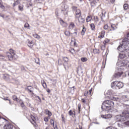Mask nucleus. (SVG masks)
<instances>
[{
  "label": "nucleus",
  "instance_id": "1",
  "mask_svg": "<svg viewBox=\"0 0 129 129\" xmlns=\"http://www.w3.org/2000/svg\"><path fill=\"white\" fill-rule=\"evenodd\" d=\"M113 106H114V103L111 100H106L103 102L101 108L102 110H105L107 112H111Z\"/></svg>",
  "mask_w": 129,
  "mask_h": 129
},
{
  "label": "nucleus",
  "instance_id": "2",
  "mask_svg": "<svg viewBox=\"0 0 129 129\" xmlns=\"http://www.w3.org/2000/svg\"><path fill=\"white\" fill-rule=\"evenodd\" d=\"M129 40L127 39L126 37H125L122 41L123 42L121 45H119L117 49L120 52H124V51H127L129 50Z\"/></svg>",
  "mask_w": 129,
  "mask_h": 129
},
{
  "label": "nucleus",
  "instance_id": "3",
  "mask_svg": "<svg viewBox=\"0 0 129 129\" xmlns=\"http://www.w3.org/2000/svg\"><path fill=\"white\" fill-rule=\"evenodd\" d=\"M117 66L119 67H121L124 66V67H126V68H129V61L128 60H118L117 62Z\"/></svg>",
  "mask_w": 129,
  "mask_h": 129
},
{
  "label": "nucleus",
  "instance_id": "4",
  "mask_svg": "<svg viewBox=\"0 0 129 129\" xmlns=\"http://www.w3.org/2000/svg\"><path fill=\"white\" fill-rule=\"evenodd\" d=\"M122 120L125 121L126 119L129 118V111H123L121 112Z\"/></svg>",
  "mask_w": 129,
  "mask_h": 129
},
{
  "label": "nucleus",
  "instance_id": "5",
  "mask_svg": "<svg viewBox=\"0 0 129 129\" xmlns=\"http://www.w3.org/2000/svg\"><path fill=\"white\" fill-rule=\"evenodd\" d=\"M115 120L117 121H124V120H122V116H121V113L120 115H117L114 117Z\"/></svg>",
  "mask_w": 129,
  "mask_h": 129
},
{
  "label": "nucleus",
  "instance_id": "6",
  "mask_svg": "<svg viewBox=\"0 0 129 129\" xmlns=\"http://www.w3.org/2000/svg\"><path fill=\"white\" fill-rule=\"evenodd\" d=\"M77 19H78V21L80 25H82V24H84V22H85V19L83 18L82 16L77 17Z\"/></svg>",
  "mask_w": 129,
  "mask_h": 129
},
{
  "label": "nucleus",
  "instance_id": "7",
  "mask_svg": "<svg viewBox=\"0 0 129 129\" xmlns=\"http://www.w3.org/2000/svg\"><path fill=\"white\" fill-rule=\"evenodd\" d=\"M121 75H122V72H118L116 71L114 75V77H115V78H119Z\"/></svg>",
  "mask_w": 129,
  "mask_h": 129
},
{
  "label": "nucleus",
  "instance_id": "8",
  "mask_svg": "<svg viewBox=\"0 0 129 129\" xmlns=\"http://www.w3.org/2000/svg\"><path fill=\"white\" fill-rule=\"evenodd\" d=\"M31 118L32 119V120L31 121V123L35 125V124H36V121L38 119V118L35 117V116H33V115H31Z\"/></svg>",
  "mask_w": 129,
  "mask_h": 129
},
{
  "label": "nucleus",
  "instance_id": "9",
  "mask_svg": "<svg viewBox=\"0 0 129 129\" xmlns=\"http://www.w3.org/2000/svg\"><path fill=\"white\" fill-rule=\"evenodd\" d=\"M27 45L29 48H33L34 45H35V43L33 42V40H30L29 39L27 40Z\"/></svg>",
  "mask_w": 129,
  "mask_h": 129
},
{
  "label": "nucleus",
  "instance_id": "10",
  "mask_svg": "<svg viewBox=\"0 0 129 129\" xmlns=\"http://www.w3.org/2000/svg\"><path fill=\"white\" fill-rule=\"evenodd\" d=\"M101 117L102 118H105V119H108V118H111L112 117V115L111 114H106V115H101Z\"/></svg>",
  "mask_w": 129,
  "mask_h": 129
},
{
  "label": "nucleus",
  "instance_id": "11",
  "mask_svg": "<svg viewBox=\"0 0 129 129\" xmlns=\"http://www.w3.org/2000/svg\"><path fill=\"white\" fill-rule=\"evenodd\" d=\"M121 100L122 101H128L129 100V97L127 96V95H123L120 98Z\"/></svg>",
  "mask_w": 129,
  "mask_h": 129
},
{
  "label": "nucleus",
  "instance_id": "12",
  "mask_svg": "<svg viewBox=\"0 0 129 129\" xmlns=\"http://www.w3.org/2000/svg\"><path fill=\"white\" fill-rule=\"evenodd\" d=\"M7 55L10 61L13 60V59H14V57H15V55H14V54H12V53H10V52H8Z\"/></svg>",
  "mask_w": 129,
  "mask_h": 129
},
{
  "label": "nucleus",
  "instance_id": "13",
  "mask_svg": "<svg viewBox=\"0 0 129 129\" xmlns=\"http://www.w3.org/2000/svg\"><path fill=\"white\" fill-rule=\"evenodd\" d=\"M76 18H79V17H81V11L80 10L78 9L76 11Z\"/></svg>",
  "mask_w": 129,
  "mask_h": 129
},
{
  "label": "nucleus",
  "instance_id": "14",
  "mask_svg": "<svg viewBox=\"0 0 129 129\" xmlns=\"http://www.w3.org/2000/svg\"><path fill=\"white\" fill-rule=\"evenodd\" d=\"M4 129H13V125L10 123H7L4 126Z\"/></svg>",
  "mask_w": 129,
  "mask_h": 129
},
{
  "label": "nucleus",
  "instance_id": "15",
  "mask_svg": "<svg viewBox=\"0 0 129 129\" xmlns=\"http://www.w3.org/2000/svg\"><path fill=\"white\" fill-rule=\"evenodd\" d=\"M116 87H117L118 89L122 88V87H123V83L122 82H118L117 84L116 85Z\"/></svg>",
  "mask_w": 129,
  "mask_h": 129
},
{
  "label": "nucleus",
  "instance_id": "16",
  "mask_svg": "<svg viewBox=\"0 0 129 129\" xmlns=\"http://www.w3.org/2000/svg\"><path fill=\"white\" fill-rule=\"evenodd\" d=\"M118 126H119V127H122V126H125L124 121H119V122L118 123Z\"/></svg>",
  "mask_w": 129,
  "mask_h": 129
},
{
  "label": "nucleus",
  "instance_id": "17",
  "mask_svg": "<svg viewBox=\"0 0 129 129\" xmlns=\"http://www.w3.org/2000/svg\"><path fill=\"white\" fill-rule=\"evenodd\" d=\"M59 23H60V25H61V26H62V27H67V23L66 22H64V21H63V20H60Z\"/></svg>",
  "mask_w": 129,
  "mask_h": 129
},
{
  "label": "nucleus",
  "instance_id": "18",
  "mask_svg": "<svg viewBox=\"0 0 129 129\" xmlns=\"http://www.w3.org/2000/svg\"><path fill=\"white\" fill-rule=\"evenodd\" d=\"M118 83V81H115L111 83V86L112 88H115V86L116 87V85H117V83Z\"/></svg>",
  "mask_w": 129,
  "mask_h": 129
},
{
  "label": "nucleus",
  "instance_id": "19",
  "mask_svg": "<svg viewBox=\"0 0 129 129\" xmlns=\"http://www.w3.org/2000/svg\"><path fill=\"white\" fill-rule=\"evenodd\" d=\"M75 27V24L73 22H71L69 26V29L70 30H72Z\"/></svg>",
  "mask_w": 129,
  "mask_h": 129
},
{
  "label": "nucleus",
  "instance_id": "20",
  "mask_svg": "<svg viewBox=\"0 0 129 129\" xmlns=\"http://www.w3.org/2000/svg\"><path fill=\"white\" fill-rule=\"evenodd\" d=\"M105 35V31L103 30L101 32L100 35L98 36V38H99L100 39H102V38H103L104 37Z\"/></svg>",
  "mask_w": 129,
  "mask_h": 129
},
{
  "label": "nucleus",
  "instance_id": "21",
  "mask_svg": "<svg viewBox=\"0 0 129 129\" xmlns=\"http://www.w3.org/2000/svg\"><path fill=\"white\" fill-rule=\"evenodd\" d=\"M45 112L46 114L48 115V118H50V117H51L52 116V112H51V111L48 109L45 110Z\"/></svg>",
  "mask_w": 129,
  "mask_h": 129
},
{
  "label": "nucleus",
  "instance_id": "22",
  "mask_svg": "<svg viewBox=\"0 0 129 129\" xmlns=\"http://www.w3.org/2000/svg\"><path fill=\"white\" fill-rule=\"evenodd\" d=\"M18 10L20 12H23L24 11V5H19Z\"/></svg>",
  "mask_w": 129,
  "mask_h": 129
},
{
  "label": "nucleus",
  "instance_id": "23",
  "mask_svg": "<svg viewBox=\"0 0 129 129\" xmlns=\"http://www.w3.org/2000/svg\"><path fill=\"white\" fill-rule=\"evenodd\" d=\"M89 1L91 3V5L92 6V7H94L95 5H96V2L95 1V0H89Z\"/></svg>",
  "mask_w": 129,
  "mask_h": 129
},
{
  "label": "nucleus",
  "instance_id": "24",
  "mask_svg": "<svg viewBox=\"0 0 129 129\" xmlns=\"http://www.w3.org/2000/svg\"><path fill=\"white\" fill-rule=\"evenodd\" d=\"M10 52H9L10 54L13 55V56H16V51L14 50L13 49H10Z\"/></svg>",
  "mask_w": 129,
  "mask_h": 129
},
{
  "label": "nucleus",
  "instance_id": "25",
  "mask_svg": "<svg viewBox=\"0 0 129 129\" xmlns=\"http://www.w3.org/2000/svg\"><path fill=\"white\" fill-rule=\"evenodd\" d=\"M33 36L34 38H36V39H41V36H40V35H38L36 33L33 34Z\"/></svg>",
  "mask_w": 129,
  "mask_h": 129
},
{
  "label": "nucleus",
  "instance_id": "26",
  "mask_svg": "<svg viewBox=\"0 0 129 129\" xmlns=\"http://www.w3.org/2000/svg\"><path fill=\"white\" fill-rule=\"evenodd\" d=\"M125 57V54L124 53H120L119 55V57L120 58V59H123Z\"/></svg>",
  "mask_w": 129,
  "mask_h": 129
},
{
  "label": "nucleus",
  "instance_id": "27",
  "mask_svg": "<svg viewBox=\"0 0 129 129\" xmlns=\"http://www.w3.org/2000/svg\"><path fill=\"white\" fill-rule=\"evenodd\" d=\"M85 32H86V28L85 27H83L81 32L82 36H84V35L85 34Z\"/></svg>",
  "mask_w": 129,
  "mask_h": 129
},
{
  "label": "nucleus",
  "instance_id": "28",
  "mask_svg": "<svg viewBox=\"0 0 129 129\" xmlns=\"http://www.w3.org/2000/svg\"><path fill=\"white\" fill-rule=\"evenodd\" d=\"M30 102V100L28 98H25V102L27 103V105L28 106H31V104L29 103Z\"/></svg>",
  "mask_w": 129,
  "mask_h": 129
},
{
  "label": "nucleus",
  "instance_id": "29",
  "mask_svg": "<svg viewBox=\"0 0 129 129\" xmlns=\"http://www.w3.org/2000/svg\"><path fill=\"white\" fill-rule=\"evenodd\" d=\"M41 83L44 88H47V84H46V82H45V81H42Z\"/></svg>",
  "mask_w": 129,
  "mask_h": 129
},
{
  "label": "nucleus",
  "instance_id": "30",
  "mask_svg": "<svg viewBox=\"0 0 129 129\" xmlns=\"http://www.w3.org/2000/svg\"><path fill=\"white\" fill-rule=\"evenodd\" d=\"M93 52L94 54H99L100 53L99 49H94Z\"/></svg>",
  "mask_w": 129,
  "mask_h": 129
},
{
  "label": "nucleus",
  "instance_id": "31",
  "mask_svg": "<svg viewBox=\"0 0 129 129\" xmlns=\"http://www.w3.org/2000/svg\"><path fill=\"white\" fill-rule=\"evenodd\" d=\"M20 4V1H16L14 2L13 4V7H16V6H18Z\"/></svg>",
  "mask_w": 129,
  "mask_h": 129
},
{
  "label": "nucleus",
  "instance_id": "32",
  "mask_svg": "<svg viewBox=\"0 0 129 129\" xmlns=\"http://www.w3.org/2000/svg\"><path fill=\"white\" fill-rule=\"evenodd\" d=\"M92 19V18L91 17V16H89L87 17L86 21L87 22H90V21H91Z\"/></svg>",
  "mask_w": 129,
  "mask_h": 129
},
{
  "label": "nucleus",
  "instance_id": "33",
  "mask_svg": "<svg viewBox=\"0 0 129 129\" xmlns=\"http://www.w3.org/2000/svg\"><path fill=\"white\" fill-rule=\"evenodd\" d=\"M61 118H62V122H63V123H65V122H66V121H65V117H64V115H63V114L61 115Z\"/></svg>",
  "mask_w": 129,
  "mask_h": 129
},
{
  "label": "nucleus",
  "instance_id": "34",
  "mask_svg": "<svg viewBox=\"0 0 129 129\" xmlns=\"http://www.w3.org/2000/svg\"><path fill=\"white\" fill-rule=\"evenodd\" d=\"M64 34H65L66 36H67V37H69V36H70V31H66L64 32Z\"/></svg>",
  "mask_w": 129,
  "mask_h": 129
},
{
  "label": "nucleus",
  "instance_id": "35",
  "mask_svg": "<svg viewBox=\"0 0 129 129\" xmlns=\"http://www.w3.org/2000/svg\"><path fill=\"white\" fill-rule=\"evenodd\" d=\"M81 60L82 62H86L87 61V58L86 57H82Z\"/></svg>",
  "mask_w": 129,
  "mask_h": 129
},
{
  "label": "nucleus",
  "instance_id": "36",
  "mask_svg": "<svg viewBox=\"0 0 129 129\" xmlns=\"http://www.w3.org/2000/svg\"><path fill=\"white\" fill-rule=\"evenodd\" d=\"M90 27L92 30H94L95 29V26L94 25V24H91L90 25Z\"/></svg>",
  "mask_w": 129,
  "mask_h": 129
},
{
  "label": "nucleus",
  "instance_id": "37",
  "mask_svg": "<svg viewBox=\"0 0 129 129\" xmlns=\"http://www.w3.org/2000/svg\"><path fill=\"white\" fill-rule=\"evenodd\" d=\"M63 60L64 62H65L66 63H67V62H68L69 61V59L67 57H63Z\"/></svg>",
  "mask_w": 129,
  "mask_h": 129
},
{
  "label": "nucleus",
  "instance_id": "38",
  "mask_svg": "<svg viewBox=\"0 0 129 129\" xmlns=\"http://www.w3.org/2000/svg\"><path fill=\"white\" fill-rule=\"evenodd\" d=\"M123 8L125 10H127V9H128V5L125 4L123 5Z\"/></svg>",
  "mask_w": 129,
  "mask_h": 129
},
{
  "label": "nucleus",
  "instance_id": "39",
  "mask_svg": "<svg viewBox=\"0 0 129 129\" xmlns=\"http://www.w3.org/2000/svg\"><path fill=\"white\" fill-rule=\"evenodd\" d=\"M35 61L37 64H40V59L39 58H36Z\"/></svg>",
  "mask_w": 129,
  "mask_h": 129
},
{
  "label": "nucleus",
  "instance_id": "40",
  "mask_svg": "<svg viewBox=\"0 0 129 129\" xmlns=\"http://www.w3.org/2000/svg\"><path fill=\"white\" fill-rule=\"evenodd\" d=\"M111 28H112V30H115V29L116 28L115 25L114 24L111 25Z\"/></svg>",
  "mask_w": 129,
  "mask_h": 129
},
{
  "label": "nucleus",
  "instance_id": "41",
  "mask_svg": "<svg viewBox=\"0 0 129 129\" xmlns=\"http://www.w3.org/2000/svg\"><path fill=\"white\" fill-rule=\"evenodd\" d=\"M13 100H16V101H18V98L17 97V96H13Z\"/></svg>",
  "mask_w": 129,
  "mask_h": 129
},
{
  "label": "nucleus",
  "instance_id": "42",
  "mask_svg": "<svg viewBox=\"0 0 129 129\" xmlns=\"http://www.w3.org/2000/svg\"><path fill=\"white\" fill-rule=\"evenodd\" d=\"M50 124H51V125H52L54 127V120H53L52 119H50Z\"/></svg>",
  "mask_w": 129,
  "mask_h": 129
},
{
  "label": "nucleus",
  "instance_id": "43",
  "mask_svg": "<svg viewBox=\"0 0 129 129\" xmlns=\"http://www.w3.org/2000/svg\"><path fill=\"white\" fill-rule=\"evenodd\" d=\"M31 89H33V87H32L31 86L28 87V91H29L30 92H32V90H31Z\"/></svg>",
  "mask_w": 129,
  "mask_h": 129
},
{
  "label": "nucleus",
  "instance_id": "44",
  "mask_svg": "<svg viewBox=\"0 0 129 129\" xmlns=\"http://www.w3.org/2000/svg\"><path fill=\"white\" fill-rule=\"evenodd\" d=\"M49 118L48 117H44V121H46V122L49 121Z\"/></svg>",
  "mask_w": 129,
  "mask_h": 129
},
{
  "label": "nucleus",
  "instance_id": "45",
  "mask_svg": "<svg viewBox=\"0 0 129 129\" xmlns=\"http://www.w3.org/2000/svg\"><path fill=\"white\" fill-rule=\"evenodd\" d=\"M25 28H29L30 27V25L28 23H25L24 25Z\"/></svg>",
  "mask_w": 129,
  "mask_h": 129
},
{
  "label": "nucleus",
  "instance_id": "46",
  "mask_svg": "<svg viewBox=\"0 0 129 129\" xmlns=\"http://www.w3.org/2000/svg\"><path fill=\"white\" fill-rule=\"evenodd\" d=\"M21 106H22L23 108H25L26 107V106H25V104H24V102H22L20 104Z\"/></svg>",
  "mask_w": 129,
  "mask_h": 129
},
{
  "label": "nucleus",
  "instance_id": "47",
  "mask_svg": "<svg viewBox=\"0 0 129 129\" xmlns=\"http://www.w3.org/2000/svg\"><path fill=\"white\" fill-rule=\"evenodd\" d=\"M77 10H78V9H77V7H76L75 6L73 7V11H76H76H77Z\"/></svg>",
  "mask_w": 129,
  "mask_h": 129
},
{
  "label": "nucleus",
  "instance_id": "48",
  "mask_svg": "<svg viewBox=\"0 0 129 129\" xmlns=\"http://www.w3.org/2000/svg\"><path fill=\"white\" fill-rule=\"evenodd\" d=\"M78 110H79V112H80V109L81 108V105L78 104Z\"/></svg>",
  "mask_w": 129,
  "mask_h": 129
},
{
  "label": "nucleus",
  "instance_id": "49",
  "mask_svg": "<svg viewBox=\"0 0 129 129\" xmlns=\"http://www.w3.org/2000/svg\"><path fill=\"white\" fill-rule=\"evenodd\" d=\"M104 30H107L108 29V25H105L104 26Z\"/></svg>",
  "mask_w": 129,
  "mask_h": 129
},
{
  "label": "nucleus",
  "instance_id": "50",
  "mask_svg": "<svg viewBox=\"0 0 129 129\" xmlns=\"http://www.w3.org/2000/svg\"><path fill=\"white\" fill-rule=\"evenodd\" d=\"M70 52H71L72 54H74V53H75V50H74V49H72L71 50H70Z\"/></svg>",
  "mask_w": 129,
  "mask_h": 129
},
{
  "label": "nucleus",
  "instance_id": "51",
  "mask_svg": "<svg viewBox=\"0 0 129 129\" xmlns=\"http://www.w3.org/2000/svg\"><path fill=\"white\" fill-rule=\"evenodd\" d=\"M124 122H125V125H128V126H129V120L127 121H124Z\"/></svg>",
  "mask_w": 129,
  "mask_h": 129
},
{
  "label": "nucleus",
  "instance_id": "52",
  "mask_svg": "<svg viewBox=\"0 0 129 129\" xmlns=\"http://www.w3.org/2000/svg\"><path fill=\"white\" fill-rule=\"evenodd\" d=\"M69 115H71V116L73 114V112H72V110L69 111Z\"/></svg>",
  "mask_w": 129,
  "mask_h": 129
},
{
  "label": "nucleus",
  "instance_id": "53",
  "mask_svg": "<svg viewBox=\"0 0 129 129\" xmlns=\"http://www.w3.org/2000/svg\"><path fill=\"white\" fill-rule=\"evenodd\" d=\"M0 59H5L4 56L2 54H0Z\"/></svg>",
  "mask_w": 129,
  "mask_h": 129
},
{
  "label": "nucleus",
  "instance_id": "54",
  "mask_svg": "<svg viewBox=\"0 0 129 129\" xmlns=\"http://www.w3.org/2000/svg\"><path fill=\"white\" fill-rule=\"evenodd\" d=\"M92 91V89H91L90 90H89L88 93L89 94V95H91V92Z\"/></svg>",
  "mask_w": 129,
  "mask_h": 129
},
{
  "label": "nucleus",
  "instance_id": "55",
  "mask_svg": "<svg viewBox=\"0 0 129 129\" xmlns=\"http://www.w3.org/2000/svg\"><path fill=\"white\" fill-rule=\"evenodd\" d=\"M95 22L97 23V21H98V18L97 17V16L95 17Z\"/></svg>",
  "mask_w": 129,
  "mask_h": 129
},
{
  "label": "nucleus",
  "instance_id": "56",
  "mask_svg": "<svg viewBox=\"0 0 129 129\" xmlns=\"http://www.w3.org/2000/svg\"><path fill=\"white\" fill-rule=\"evenodd\" d=\"M89 94V93H88V91H86L85 92V94H84L85 96H86L87 95V94Z\"/></svg>",
  "mask_w": 129,
  "mask_h": 129
},
{
  "label": "nucleus",
  "instance_id": "57",
  "mask_svg": "<svg viewBox=\"0 0 129 129\" xmlns=\"http://www.w3.org/2000/svg\"><path fill=\"white\" fill-rule=\"evenodd\" d=\"M75 42V39L73 38L71 41V43L73 44Z\"/></svg>",
  "mask_w": 129,
  "mask_h": 129
},
{
  "label": "nucleus",
  "instance_id": "58",
  "mask_svg": "<svg viewBox=\"0 0 129 129\" xmlns=\"http://www.w3.org/2000/svg\"><path fill=\"white\" fill-rule=\"evenodd\" d=\"M82 102H83V103H86V102L84 99H82Z\"/></svg>",
  "mask_w": 129,
  "mask_h": 129
},
{
  "label": "nucleus",
  "instance_id": "59",
  "mask_svg": "<svg viewBox=\"0 0 129 129\" xmlns=\"http://www.w3.org/2000/svg\"><path fill=\"white\" fill-rule=\"evenodd\" d=\"M127 39L129 40V33L127 34V36L126 37Z\"/></svg>",
  "mask_w": 129,
  "mask_h": 129
},
{
  "label": "nucleus",
  "instance_id": "60",
  "mask_svg": "<svg viewBox=\"0 0 129 129\" xmlns=\"http://www.w3.org/2000/svg\"><path fill=\"white\" fill-rule=\"evenodd\" d=\"M53 128H54V129H58V127H57V125H55H55H54Z\"/></svg>",
  "mask_w": 129,
  "mask_h": 129
},
{
  "label": "nucleus",
  "instance_id": "61",
  "mask_svg": "<svg viewBox=\"0 0 129 129\" xmlns=\"http://www.w3.org/2000/svg\"><path fill=\"white\" fill-rule=\"evenodd\" d=\"M106 43H107V39L105 40V41H104V44H106Z\"/></svg>",
  "mask_w": 129,
  "mask_h": 129
},
{
  "label": "nucleus",
  "instance_id": "62",
  "mask_svg": "<svg viewBox=\"0 0 129 129\" xmlns=\"http://www.w3.org/2000/svg\"><path fill=\"white\" fill-rule=\"evenodd\" d=\"M73 34L75 35V36H77V32H75Z\"/></svg>",
  "mask_w": 129,
  "mask_h": 129
},
{
  "label": "nucleus",
  "instance_id": "63",
  "mask_svg": "<svg viewBox=\"0 0 129 129\" xmlns=\"http://www.w3.org/2000/svg\"><path fill=\"white\" fill-rule=\"evenodd\" d=\"M110 91H108V93H106V94H108L110 95V92H109Z\"/></svg>",
  "mask_w": 129,
  "mask_h": 129
},
{
  "label": "nucleus",
  "instance_id": "64",
  "mask_svg": "<svg viewBox=\"0 0 129 129\" xmlns=\"http://www.w3.org/2000/svg\"><path fill=\"white\" fill-rule=\"evenodd\" d=\"M73 44H74V46H76V41H75Z\"/></svg>",
  "mask_w": 129,
  "mask_h": 129
}]
</instances>
